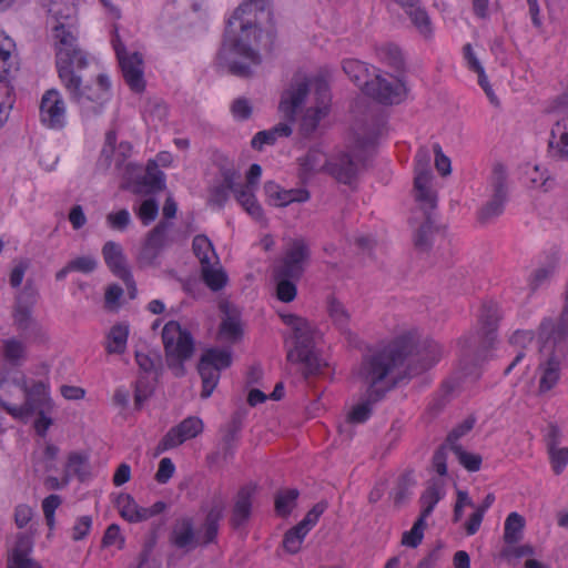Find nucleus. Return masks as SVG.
I'll return each instance as SVG.
<instances>
[{"label":"nucleus","instance_id":"obj_1","mask_svg":"<svg viewBox=\"0 0 568 568\" xmlns=\"http://www.w3.org/2000/svg\"><path fill=\"white\" fill-rule=\"evenodd\" d=\"M263 18H272L268 0H246L236 8L227 21L223 43L216 54L219 67L227 68L236 77L247 78L252 74L248 64L232 61L227 55L233 52L252 64L261 63V57L253 45L258 42Z\"/></svg>","mask_w":568,"mask_h":568},{"label":"nucleus","instance_id":"obj_2","mask_svg":"<svg viewBox=\"0 0 568 568\" xmlns=\"http://www.w3.org/2000/svg\"><path fill=\"white\" fill-rule=\"evenodd\" d=\"M413 344L412 337L398 336L382 349L365 355L358 369V376L368 385L367 388L379 387L378 384L389 377L394 385L399 377L398 369L406 364Z\"/></svg>","mask_w":568,"mask_h":568},{"label":"nucleus","instance_id":"obj_3","mask_svg":"<svg viewBox=\"0 0 568 568\" xmlns=\"http://www.w3.org/2000/svg\"><path fill=\"white\" fill-rule=\"evenodd\" d=\"M500 320L499 307L494 303L481 306L478 316L479 329L463 339L460 344L459 364L465 374H471L496 339V331Z\"/></svg>","mask_w":568,"mask_h":568},{"label":"nucleus","instance_id":"obj_4","mask_svg":"<svg viewBox=\"0 0 568 568\" xmlns=\"http://www.w3.org/2000/svg\"><path fill=\"white\" fill-rule=\"evenodd\" d=\"M378 134V124L356 130L349 150L329 161L328 173L339 183L351 185L356 180L359 169L369 158Z\"/></svg>","mask_w":568,"mask_h":568},{"label":"nucleus","instance_id":"obj_5","mask_svg":"<svg viewBox=\"0 0 568 568\" xmlns=\"http://www.w3.org/2000/svg\"><path fill=\"white\" fill-rule=\"evenodd\" d=\"M416 175L414 179L415 200L424 210L426 220L414 236V245L419 251H427L432 246V237L435 231L429 211L437 206V194L432 186V172L428 169V153L420 150L417 153Z\"/></svg>","mask_w":568,"mask_h":568},{"label":"nucleus","instance_id":"obj_6","mask_svg":"<svg viewBox=\"0 0 568 568\" xmlns=\"http://www.w3.org/2000/svg\"><path fill=\"white\" fill-rule=\"evenodd\" d=\"M310 92L308 83L305 79H295L288 89L281 97L278 109L283 113L285 122H281L270 130L257 132L251 145L255 150H262L264 145H272L278 138H287L292 134L291 124L295 122L297 110L304 103Z\"/></svg>","mask_w":568,"mask_h":568},{"label":"nucleus","instance_id":"obj_7","mask_svg":"<svg viewBox=\"0 0 568 568\" xmlns=\"http://www.w3.org/2000/svg\"><path fill=\"white\" fill-rule=\"evenodd\" d=\"M285 324L294 332V347L287 352V361L303 365V374L307 378L316 375L326 366L315 347V329L308 321L293 314L283 316Z\"/></svg>","mask_w":568,"mask_h":568},{"label":"nucleus","instance_id":"obj_8","mask_svg":"<svg viewBox=\"0 0 568 568\" xmlns=\"http://www.w3.org/2000/svg\"><path fill=\"white\" fill-rule=\"evenodd\" d=\"M38 301V292L30 284L17 295L12 311L13 325L27 339L32 342L47 341V332L33 317V307Z\"/></svg>","mask_w":568,"mask_h":568},{"label":"nucleus","instance_id":"obj_9","mask_svg":"<svg viewBox=\"0 0 568 568\" xmlns=\"http://www.w3.org/2000/svg\"><path fill=\"white\" fill-rule=\"evenodd\" d=\"M162 341L170 367L183 371V362L193 355L194 341L190 332L175 321L168 322L162 329Z\"/></svg>","mask_w":568,"mask_h":568},{"label":"nucleus","instance_id":"obj_10","mask_svg":"<svg viewBox=\"0 0 568 568\" xmlns=\"http://www.w3.org/2000/svg\"><path fill=\"white\" fill-rule=\"evenodd\" d=\"M232 364V354L229 349L209 348L199 362L197 371L202 379V398H209L215 389L220 372L230 367Z\"/></svg>","mask_w":568,"mask_h":568},{"label":"nucleus","instance_id":"obj_11","mask_svg":"<svg viewBox=\"0 0 568 568\" xmlns=\"http://www.w3.org/2000/svg\"><path fill=\"white\" fill-rule=\"evenodd\" d=\"M489 183L493 189V195L477 212V220L480 224L491 223L504 212V205L507 200V172L503 164L497 163L494 165Z\"/></svg>","mask_w":568,"mask_h":568},{"label":"nucleus","instance_id":"obj_12","mask_svg":"<svg viewBox=\"0 0 568 568\" xmlns=\"http://www.w3.org/2000/svg\"><path fill=\"white\" fill-rule=\"evenodd\" d=\"M310 256L311 250L307 242L304 239H293L286 244L283 256L273 268V274L300 280Z\"/></svg>","mask_w":568,"mask_h":568},{"label":"nucleus","instance_id":"obj_13","mask_svg":"<svg viewBox=\"0 0 568 568\" xmlns=\"http://www.w3.org/2000/svg\"><path fill=\"white\" fill-rule=\"evenodd\" d=\"M23 390L26 398L22 405L3 404V409L14 419L27 422L36 410L53 408L48 386L43 382H36L31 386L24 385Z\"/></svg>","mask_w":568,"mask_h":568},{"label":"nucleus","instance_id":"obj_14","mask_svg":"<svg viewBox=\"0 0 568 568\" xmlns=\"http://www.w3.org/2000/svg\"><path fill=\"white\" fill-rule=\"evenodd\" d=\"M403 336L412 337L414 343L406 361L409 374L415 375L433 367L445 354L443 345L432 338L417 341L412 333Z\"/></svg>","mask_w":568,"mask_h":568},{"label":"nucleus","instance_id":"obj_15","mask_svg":"<svg viewBox=\"0 0 568 568\" xmlns=\"http://www.w3.org/2000/svg\"><path fill=\"white\" fill-rule=\"evenodd\" d=\"M172 229V222L160 221L151 231L148 232L139 253V262L141 264L152 265L160 256L161 252L174 243Z\"/></svg>","mask_w":568,"mask_h":568},{"label":"nucleus","instance_id":"obj_16","mask_svg":"<svg viewBox=\"0 0 568 568\" xmlns=\"http://www.w3.org/2000/svg\"><path fill=\"white\" fill-rule=\"evenodd\" d=\"M315 95L316 105L306 109L300 122V133L304 138L311 136L316 131L321 120L328 114L331 93L324 79H316Z\"/></svg>","mask_w":568,"mask_h":568},{"label":"nucleus","instance_id":"obj_17","mask_svg":"<svg viewBox=\"0 0 568 568\" xmlns=\"http://www.w3.org/2000/svg\"><path fill=\"white\" fill-rule=\"evenodd\" d=\"M365 93L383 104H397L406 93L403 82L398 79L388 80L382 75H376L369 82L365 83Z\"/></svg>","mask_w":568,"mask_h":568},{"label":"nucleus","instance_id":"obj_18","mask_svg":"<svg viewBox=\"0 0 568 568\" xmlns=\"http://www.w3.org/2000/svg\"><path fill=\"white\" fill-rule=\"evenodd\" d=\"M75 21H59L53 28V39L55 45V67L70 64V57L78 49V36L74 28Z\"/></svg>","mask_w":568,"mask_h":568},{"label":"nucleus","instance_id":"obj_19","mask_svg":"<svg viewBox=\"0 0 568 568\" xmlns=\"http://www.w3.org/2000/svg\"><path fill=\"white\" fill-rule=\"evenodd\" d=\"M40 120L49 129L59 130L65 125V102L58 90L50 89L43 93Z\"/></svg>","mask_w":568,"mask_h":568},{"label":"nucleus","instance_id":"obj_20","mask_svg":"<svg viewBox=\"0 0 568 568\" xmlns=\"http://www.w3.org/2000/svg\"><path fill=\"white\" fill-rule=\"evenodd\" d=\"M203 430V423L197 417H187L172 427L158 444V453L175 448L187 439L196 437Z\"/></svg>","mask_w":568,"mask_h":568},{"label":"nucleus","instance_id":"obj_21","mask_svg":"<svg viewBox=\"0 0 568 568\" xmlns=\"http://www.w3.org/2000/svg\"><path fill=\"white\" fill-rule=\"evenodd\" d=\"M123 79L131 91L142 93L145 90L144 63L142 54L134 51L118 59Z\"/></svg>","mask_w":568,"mask_h":568},{"label":"nucleus","instance_id":"obj_22","mask_svg":"<svg viewBox=\"0 0 568 568\" xmlns=\"http://www.w3.org/2000/svg\"><path fill=\"white\" fill-rule=\"evenodd\" d=\"M110 97L111 81L106 74L101 73L97 77L95 87L85 85L84 100L79 108L83 113L98 114Z\"/></svg>","mask_w":568,"mask_h":568},{"label":"nucleus","instance_id":"obj_23","mask_svg":"<svg viewBox=\"0 0 568 568\" xmlns=\"http://www.w3.org/2000/svg\"><path fill=\"white\" fill-rule=\"evenodd\" d=\"M102 255L111 272L122 280L125 285L133 286V276L126 265L122 246L113 241H108L102 247Z\"/></svg>","mask_w":568,"mask_h":568},{"label":"nucleus","instance_id":"obj_24","mask_svg":"<svg viewBox=\"0 0 568 568\" xmlns=\"http://www.w3.org/2000/svg\"><path fill=\"white\" fill-rule=\"evenodd\" d=\"M264 192L268 204L274 206H286L293 202H306L310 192L305 189L284 190L273 181L264 184Z\"/></svg>","mask_w":568,"mask_h":568},{"label":"nucleus","instance_id":"obj_25","mask_svg":"<svg viewBox=\"0 0 568 568\" xmlns=\"http://www.w3.org/2000/svg\"><path fill=\"white\" fill-rule=\"evenodd\" d=\"M222 182L214 184L209 190V204L219 209L223 207L229 200V193L234 194V189L240 174L233 169L221 171Z\"/></svg>","mask_w":568,"mask_h":568},{"label":"nucleus","instance_id":"obj_26","mask_svg":"<svg viewBox=\"0 0 568 568\" xmlns=\"http://www.w3.org/2000/svg\"><path fill=\"white\" fill-rule=\"evenodd\" d=\"M170 541L173 546L185 551L193 550L197 547L199 540L195 536L194 524L192 518H180L173 525Z\"/></svg>","mask_w":568,"mask_h":568},{"label":"nucleus","instance_id":"obj_27","mask_svg":"<svg viewBox=\"0 0 568 568\" xmlns=\"http://www.w3.org/2000/svg\"><path fill=\"white\" fill-rule=\"evenodd\" d=\"M64 484H69L72 478L84 483L91 477V465L89 455L83 452H71L67 456L63 469Z\"/></svg>","mask_w":568,"mask_h":568},{"label":"nucleus","instance_id":"obj_28","mask_svg":"<svg viewBox=\"0 0 568 568\" xmlns=\"http://www.w3.org/2000/svg\"><path fill=\"white\" fill-rule=\"evenodd\" d=\"M254 490L253 486L246 485L237 491L230 518L233 528H240L250 519Z\"/></svg>","mask_w":568,"mask_h":568},{"label":"nucleus","instance_id":"obj_29","mask_svg":"<svg viewBox=\"0 0 568 568\" xmlns=\"http://www.w3.org/2000/svg\"><path fill=\"white\" fill-rule=\"evenodd\" d=\"M389 387L367 388L363 400L351 410L348 419L352 423L366 422L372 414L373 405L383 399Z\"/></svg>","mask_w":568,"mask_h":568},{"label":"nucleus","instance_id":"obj_30","mask_svg":"<svg viewBox=\"0 0 568 568\" xmlns=\"http://www.w3.org/2000/svg\"><path fill=\"white\" fill-rule=\"evenodd\" d=\"M57 71L61 84L67 91L70 101L78 105L83 103L85 85L82 84L81 75L77 72H72L69 69V65H62L58 68Z\"/></svg>","mask_w":568,"mask_h":568},{"label":"nucleus","instance_id":"obj_31","mask_svg":"<svg viewBox=\"0 0 568 568\" xmlns=\"http://www.w3.org/2000/svg\"><path fill=\"white\" fill-rule=\"evenodd\" d=\"M164 187V173L159 169L155 161H149L144 175L136 182L134 192L150 194L162 191Z\"/></svg>","mask_w":568,"mask_h":568},{"label":"nucleus","instance_id":"obj_32","mask_svg":"<svg viewBox=\"0 0 568 568\" xmlns=\"http://www.w3.org/2000/svg\"><path fill=\"white\" fill-rule=\"evenodd\" d=\"M31 547V538L26 534H19L11 558L8 561V568H41L38 562L28 557Z\"/></svg>","mask_w":568,"mask_h":568},{"label":"nucleus","instance_id":"obj_33","mask_svg":"<svg viewBox=\"0 0 568 568\" xmlns=\"http://www.w3.org/2000/svg\"><path fill=\"white\" fill-rule=\"evenodd\" d=\"M445 483L440 478H433L428 481V485L420 496L422 511L420 517L427 518L433 513L437 503L444 497Z\"/></svg>","mask_w":568,"mask_h":568},{"label":"nucleus","instance_id":"obj_34","mask_svg":"<svg viewBox=\"0 0 568 568\" xmlns=\"http://www.w3.org/2000/svg\"><path fill=\"white\" fill-rule=\"evenodd\" d=\"M256 189L245 186L236 181L234 196L237 203L256 221L263 219V209L258 204L255 192Z\"/></svg>","mask_w":568,"mask_h":568},{"label":"nucleus","instance_id":"obj_35","mask_svg":"<svg viewBox=\"0 0 568 568\" xmlns=\"http://www.w3.org/2000/svg\"><path fill=\"white\" fill-rule=\"evenodd\" d=\"M224 503L220 498H215L212 501V506L209 509L204 524V540L203 544L207 545L216 539L219 532V523L223 518Z\"/></svg>","mask_w":568,"mask_h":568},{"label":"nucleus","instance_id":"obj_36","mask_svg":"<svg viewBox=\"0 0 568 568\" xmlns=\"http://www.w3.org/2000/svg\"><path fill=\"white\" fill-rule=\"evenodd\" d=\"M42 6L57 22L77 19L75 0H42Z\"/></svg>","mask_w":568,"mask_h":568},{"label":"nucleus","instance_id":"obj_37","mask_svg":"<svg viewBox=\"0 0 568 568\" xmlns=\"http://www.w3.org/2000/svg\"><path fill=\"white\" fill-rule=\"evenodd\" d=\"M300 162V176L303 180L308 179L312 174L320 172L326 168L328 163L326 155L320 150L312 149L303 158L298 159Z\"/></svg>","mask_w":568,"mask_h":568},{"label":"nucleus","instance_id":"obj_38","mask_svg":"<svg viewBox=\"0 0 568 568\" xmlns=\"http://www.w3.org/2000/svg\"><path fill=\"white\" fill-rule=\"evenodd\" d=\"M2 357L12 366H20L28 357L27 345L18 338L2 341Z\"/></svg>","mask_w":568,"mask_h":568},{"label":"nucleus","instance_id":"obj_39","mask_svg":"<svg viewBox=\"0 0 568 568\" xmlns=\"http://www.w3.org/2000/svg\"><path fill=\"white\" fill-rule=\"evenodd\" d=\"M217 265L219 261L201 266V276L203 282L214 292L222 290L227 282L226 273Z\"/></svg>","mask_w":568,"mask_h":568},{"label":"nucleus","instance_id":"obj_40","mask_svg":"<svg viewBox=\"0 0 568 568\" xmlns=\"http://www.w3.org/2000/svg\"><path fill=\"white\" fill-rule=\"evenodd\" d=\"M129 327L124 324L112 326L108 334L106 352L109 354H122L126 348Z\"/></svg>","mask_w":568,"mask_h":568},{"label":"nucleus","instance_id":"obj_41","mask_svg":"<svg viewBox=\"0 0 568 568\" xmlns=\"http://www.w3.org/2000/svg\"><path fill=\"white\" fill-rule=\"evenodd\" d=\"M204 6V0H171L164 7V14L169 19H178L185 16L189 10L201 11Z\"/></svg>","mask_w":568,"mask_h":568},{"label":"nucleus","instance_id":"obj_42","mask_svg":"<svg viewBox=\"0 0 568 568\" xmlns=\"http://www.w3.org/2000/svg\"><path fill=\"white\" fill-rule=\"evenodd\" d=\"M559 262L558 253H554L546 265L538 267L530 276L529 286L531 291H536L547 283L555 274Z\"/></svg>","mask_w":568,"mask_h":568},{"label":"nucleus","instance_id":"obj_43","mask_svg":"<svg viewBox=\"0 0 568 568\" xmlns=\"http://www.w3.org/2000/svg\"><path fill=\"white\" fill-rule=\"evenodd\" d=\"M525 519L518 513H510L505 520L504 540L508 545L517 544L523 537Z\"/></svg>","mask_w":568,"mask_h":568},{"label":"nucleus","instance_id":"obj_44","mask_svg":"<svg viewBox=\"0 0 568 568\" xmlns=\"http://www.w3.org/2000/svg\"><path fill=\"white\" fill-rule=\"evenodd\" d=\"M192 248L201 266L219 260L212 242L205 235H196L193 239Z\"/></svg>","mask_w":568,"mask_h":568},{"label":"nucleus","instance_id":"obj_45","mask_svg":"<svg viewBox=\"0 0 568 568\" xmlns=\"http://www.w3.org/2000/svg\"><path fill=\"white\" fill-rule=\"evenodd\" d=\"M327 312L333 323L342 333H349V313L345 306L335 297H329L327 302Z\"/></svg>","mask_w":568,"mask_h":568},{"label":"nucleus","instance_id":"obj_46","mask_svg":"<svg viewBox=\"0 0 568 568\" xmlns=\"http://www.w3.org/2000/svg\"><path fill=\"white\" fill-rule=\"evenodd\" d=\"M300 491L295 488L280 490L275 496V511L278 516L287 517L296 506Z\"/></svg>","mask_w":568,"mask_h":568},{"label":"nucleus","instance_id":"obj_47","mask_svg":"<svg viewBox=\"0 0 568 568\" xmlns=\"http://www.w3.org/2000/svg\"><path fill=\"white\" fill-rule=\"evenodd\" d=\"M379 61L387 64L395 71L404 68V58L400 49L395 44H384L376 49Z\"/></svg>","mask_w":568,"mask_h":568},{"label":"nucleus","instance_id":"obj_48","mask_svg":"<svg viewBox=\"0 0 568 568\" xmlns=\"http://www.w3.org/2000/svg\"><path fill=\"white\" fill-rule=\"evenodd\" d=\"M276 282V296L281 302L290 303L297 294L296 282L300 280L292 278L291 276H280L273 274Z\"/></svg>","mask_w":568,"mask_h":568},{"label":"nucleus","instance_id":"obj_49","mask_svg":"<svg viewBox=\"0 0 568 568\" xmlns=\"http://www.w3.org/2000/svg\"><path fill=\"white\" fill-rule=\"evenodd\" d=\"M405 12L409 16L413 24L423 37H430L433 32L430 19L426 10L419 7V3L408 9H405Z\"/></svg>","mask_w":568,"mask_h":568},{"label":"nucleus","instance_id":"obj_50","mask_svg":"<svg viewBox=\"0 0 568 568\" xmlns=\"http://www.w3.org/2000/svg\"><path fill=\"white\" fill-rule=\"evenodd\" d=\"M135 362L142 372L153 374L155 377H158L162 369L161 356L155 352L144 353L142 351H136Z\"/></svg>","mask_w":568,"mask_h":568},{"label":"nucleus","instance_id":"obj_51","mask_svg":"<svg viewBox=\"0 0 568 568\" xmlns=\"http://www.w3.org/2000/svg\"><path fill=\"white\" fill-rule=\"evenodd\" d=\"M13 102L12 85L4 77L0 75V129L3 126L8 118L6 109H11Z\"/></svg>","mask_w":568,"mask_h":568},{"label":"nucleus","instance_id":"obj_52","mask_svg":"<svg viewBox=\"0 0 568 568\" xmlns=\"http://www.w3.org/2000/svg\"><path fill=\"white\" fill-rule=\"evenodd\" d=\"M307 534L303 532L300 527H292L284 534L282 541L284 550L290 555L297 554L301 550L302 544Z\"/></svg>","mask_w":568,"mask_h":568},{"label":"nucleus","instance_id":"obj_53","mask_svg":"<svg viewBox=\"0 0 568 568\" xmlns=\"http://www.w3.org/2000/svg\"><path fill=\"white\" fill-rule=\"evenodd\" d=\"M343 70L349 77V79L361 88L365 89L366 80V67L358 60H345L343 61Z\"/></svg>","mask_w":568,"mask_h":568},{"label":"nucleus","instance_id":"obj_54","mask_svg":"<svg viewBox=\"0 0 568 568\" xmlns=\"http://www.w3.org/2000/svg\"><path fill=\"white\" fill-rule=\"evenodd\" d=\"M457 457L460 465L468 471H478L481 466V456L466 452L462 445H454L450 449Z\"/></svg>","mask_w":568,"mask_h":568},{"label":"nucleus","instance_id":"obj_55","mask_svg":"<svg viewBox=\"0 0 568 568\" xmlns=\"http://www.w3.org/2000/svg\"><path fill=\"white\" fill-rule=\"evenodd\" d=\"M426 528V518L418 517L410 530L405 531L402 536V544L407 547L416 548L424 538Z\"/></svg>","mask_w":568,"mask_h":568},{"label":"nucleus","instance_id":"obj_56","mask_svg":"<svg viewBox=\"0 0 568 568\" xmlns=\"http://www.w3.org/2000/svg\"><path fill=\"white\" fill-rule=\"evenodd\" d=\"M327 507V501H318L307 511L305 517L296 526L300 527L303 532L308 534L310 530L317 524L320 517L324 514Z\"/></svg>","mask_w":568,"mask_h":568},{"label":"nucleus","instance_id":"obj_57","mask_svg":"<svg viewBox=\"0 0 568 568\" xmlns=\"http://www.w3.org/2000/svg\"><path fill=\"white\" fill-rule=\"evenodd\" d=\"M535 554L530 545L516 546L515 544L508 545L500 551V557L507 562L515 565L520 558L531 556Z\"/></svg>","mask_w":568,"mask_h":568},{"label":"nucleus","instance_id":"obj_58","mask_svg":"<svg viewBox=\"0 0 568 568\" xmlns=\"http://www.w3.org/2000/svg\"><path fill=\"white\" fill-rule=\"evenodd\" d=\"M143 225L151 224L158 216L159 204L155 199L144 200L138 209L134 210Z\"/></svg>","mask_w":568,"mask_h":568},{"label":"nucleus","instance_id":"obj_59","mask_svg":"<svg viewBox=\"0 0 568 568\" xmlns=\"http://www.w3.org/2000/svg\"><path fill=\"white\" fill-rule=\"evenodd\" d=\"M14 42L3 33H0V70L7 73L12 65V52Z\"/></svg>","mask_w":568,"mask_h":568},{"label":"nucleus","instance_id":"obj_60","mask_svg":"<svg viewBox=\"0 0 568 568\" xmlns=\"http://www.w3.org/2000/svg\"><path fill=\"white\" fill-rule=\"evenodd\" d=\"M115 506L121 517L131 523L139 504L131 495L120 494L115 500Z\"/></svg>","mask_w":568,"mask_h":568},{"label":"nucleus","instance_id":"obj_61","mask_svg":"<svg viewBox=\"0 0 568 568\" xmlns=\"http://www.w3.org/2000/svg\"><path fill=\"white\" fill-rule=\"evenodd\" d=\"M166 507L168 505L162 500L154 503L151 507H142L139 505L131 523L135 524L146 521L150 518L162 514Z\"/></svg>","mask_w":568,"mask_h":568},{"label":"nucleus","instance_id":"obj_62","mask_svg":"<svg viewBox=\"0 0 568 568\" xmlns=\"http://www.w3.org/2000/svg\"><path fill=\"white\" fill-rule=\"evenodd\" d=\"M528 175L534 187H542L547 192L554 185V180L549 176L548 171L539 165H535Z\"/></svg>","mask_w":568,"mask_h":568},{"label":"nucleus","instance_id":"obj_63","mask_svg":"<svg viewBox=\"0 0 568 568\" xmlns=\"http://www.w3.org/2000/svg\"><path fill=\"white\" fill-rule=\"evenodd\" d=\"M106 224L110 229L123 232L131 223V216L126 209L111 212L105 217Z\"/></svg>","mask_w":568,"mask_h":568},{"label":"nucleus","instance_id":"obj_64","mask_svg":"<svg viewBox=\"0 0 568 568\" xmlns=\"http://www.w3.org/2000/svg\"><path fill=\"white\" fill-rule=\"evenodd\" d=\"M153 386L144 377H140L135 383L134 389V406L135 409H141L143 404L151 397Z\"/></svg>","mask_w":568,"mask_h":568}]
</instances>
